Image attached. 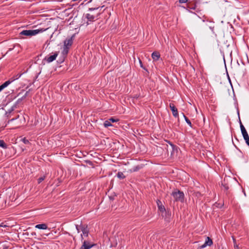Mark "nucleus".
Returning <instances> with one entry per match:
<instances>
[{"label":"nucleus","instance_id":"23","mask_svg":"<svg viewBox=\"0 0 249 249\" xmlns=\"http://www.w3.org/2000/svg\"><path fill=\"white\" fill-rule=\"evenodd\" d=\"M140 169L139 166H137L136 167H133L132 169H131V171L132 172H136L138 171Z\"/></svg>","mask_w":249,"mask_h":249},{"label":"nucleus","instance_id":"15","mask_svg":"<svg viewBox=\"0 0 249 249\" xmlns=\"http://www.w3.org/2000/svg\"><path fill=\"white\" fill-rule=\"evenodd\" d=\"M15 80V79L12 76V77L10 78L8 80L5 82L4 83L6 84V86L7 87L8 85H9L11 83H12L13 82H14Z\"/></svg>","mask_w":249,"mask_h":249},{"label":"nucleus","instance_id":"25","mask_svg":"<svg viewBox=\"0 0 249 249\" xmlns=\"http://www.w3.org/2000/svg\"><path fill=\"white\" fill-rule=\"evenodd\" d=\"M21 75H22V73H20V74L18 73V74L13 76V77L14 78V79H15V80H16L18 79L19 77H20Z\"/></svg>","mask_w":249,"mask_h":249},{"label":"nucleus","instance_id":"6","mask_svg":"<svg viewBox=\"0 0 249 249\" xmlns=\"http://www.w3.org/2000/svg\"><path fill=\"white\" fill-rule=\"evenodd\" d=\"M107 0H90V1L94 4L96 7H99L100 10L101 9L104 7V5L101 6L104 3H105Z\"/></svg>","mask_w":249,"mask_h":249},{"label":"nucleus","instance_id":"2","mask_svg":"<svg viewBox=\"0 0 249 249\" xmlns=\"http://www.w3.org/2000/svg\"><path fill=\"white\" fill-rule=\"evenodd\" d=\"M47 29H38L36 30H23L20 33V35L32 36H36L38 34L41 33L45 31Z\"/></svg>","mask_w":249,"mask_h":249},{"label":"nucleus","instance_id":"16","mask_svg":"<svg viewBox=\"0 0 249 249\" xmlns=\"http://www.w3.org/2000/svg\"><path fill=\"white\" fill-rule=\"evenodd\" d=\"M69 49H70L69 48L64 46L63 50L62 52V54L64 55H67V54L68 53V52H69Z\"/></svg>","mask_w":249,"mask_h":249},{"label":"nucleus","instance_id":"10","mask_svg":"<svg viewBox=\"0 0 249 249\" xmlns=\"http://www.w3.org/2000/svg\"><path fill=\"white\" fill-rule=\"evenodd\" d=\"M73 43L72 37H71L69 38H67L64 42V46L70 48V47L72 45Z\"/></svg>","mask_w":249,"mask_h":249},{"label":"nucleus","instance_id":"21","mask_svg":"<svg viewBox=\"0 0 249 249\" xmlns=\"http://www.w3.org/2000/svg\"><path fill=\"white\" fill-rule=\"evenodd\" d=\"M104 126L106 127H107L108 126H112V124H111V122L110 121L108 120H107L105 122H104Z\"/></svg>","mask_w":249,"mask_h":249},{"label":"nucleus","instance_id":"28","mask_svg":"<svg viewBox=\"0 0 249 249\" xmlns=\"http://www.w3.org/2000/svg\"><path fill=\"white\" fill-rule=\"evenodd\" d=\"M222 186L225 190H228L229 188V185L227 184H223V183H222Z\"/></svg>","mask_w":249,"mask_h":249},{"label":"nucleus","instance_id":"7","mask_svg":"<svg viewBox=\"0 0 249 249\" xmlns=\"http://www.w3.org/2000/svg\"><path fill=\"white\" fill-rule=\"evenodd\" d=\"M95 245L89 241L84 240L83 242V245L81 247L80 249H89Z\"/></svg>","mask_w":249,"mask_h":249},{"label":"nucleus","instance_id":"32","mask_svg":"<svg viewBox=\"0 0 249 249\" xmlns=\"http://www.w3.org/2000/svg\"><path fill=\"white\" fill-rule=\"evenodd\" d=\"M15 120L14 119H11L10 120H9V123L10 122H12V121H13V120Z\"/></svg>","mask_w":249,"mask_h":249},{"label":"nucleus","instance_id":"11","mask_svg":"<svg viewBox=\"0 0 249 249\" xmlns=\"http://www.w3.org/2000/svg\"><path fill=\"white\" fill-rule=\"evenodd\" d=\"M151 57L154 61H157L160 58V54L158 52H154L152 53Z\"/></svg>","mask_w":249,"mask_h":249},{"label":"nucleus","instance_id":"4","mask_svg":"<svg viewBox=\"0 0 249 249\" xmlns=\"http://www.w3.org/2000/svg\"><path fill=\"white\" fill-rule=\"evenodd\" d=\"M171 195L176 201L183 202L184 198V193L179 190H177L172 193Z\"/></svg>","mask_w":249,"mask_h":249},{"label":"nucleus","instance_id":"1","mask_svg":"<svg viewBox=\"0 0 249 249\" xmlns=\"http://www.w3.org/2000/svg\"><path fill=\"white\" fill-rule=\"evenodd\" d=\"M99 10V7H92L89 8V13L86 14V18H87V24H89L88 21L93 22L95 21L96 19H98L99 16L100 14V11L99 10L96 13H94L93 11H98Z\"/></svg>","mask_w":249,"mask_h":249},{"label":"nucleus","instance_id":"13","mask_svg":"<svg viewBox=\"0 0 249 249\" xmlns=\"http://www.w3.org/2000/svg\"><path fill=\"white\" fill-rule=\"evenodd\" d=\"M35 228L38 229L46 230L48 229V226L45 223L37 224L35 226Z\"/></svg>","mask_w":249,"mask_h":249},{"label":"nucleus","instance_id":"12","mask_svg":"<svg viewBox=\"0 0 249 249\" xmlns=\"http://www.w3.org/2000/svg\"><path fill=\"white\" fill-rule=\"evenodd\" d=\"M157 204L159 210L161 212H164L165 211L164 206L162 205V202L160 200H158L157 201Z\"/></svg>","mask_w":249,"mask_h":249},{"label":"nucleus","instance_id":"18","mask_svg":"<svg viewBox=\"0 0 249 249\" xmlns=\"http://www.w3.org/2000/svg\"><path fill=\"white\" fill-rule=\"evenodd\" d=\"M244 140L246 142L247 144L249 146V136L248 134L243 136Z\"/></svg>","mask_w":249,"mask_h":249},{"label":"nucleus","instance_id":"30","mask_svg":"<svg viewBox=\"0 0 249 249\" xmlns=\"http://www.w3.org/2000/svg\"><path fill=\"white\" fill-rule=\"evenodd\" d=\"M0 227H7V225H5L4 223H1L0 225Z\"/></svg>","mask_w":249,"mask_h":249},{"label":"nucleus","instance_id":"9","mask_svg":"<svg viewBox=\"0 0 249 249\" xmlns=\"http://www.w3.org/2000/svg\"><path fill=\"white\" fill-rule=\"evenodd\" d=\"M213 243L212 240L209 237H207L205 243L199 247V249H204L207 246H211Z\"/></svg>","mask_w":249,"mask_h":249},{"label":"nucleus","instance_id":"3","mask_svg":"<svg viewBox=\"0 0 249 249\" xmlns=\"http://www.w3.org/2000/svg\"><path fill=\"white\" fill-rule=\"evenodd\" d=\"M76 229L77 232L79 233L80 231H83V234H81V240L84 239V237H88L89 235V230L87 226L80 224L79 225H76Z\"/></svg>","mask_w":249,"mask_h":249},{"label":"nucleus","instance_id":"19","mask_svg":"<svg viewBox=\"0 0 249 249\" xmlns=\"http://www.w3.org/2000/svg\"><path fill=\"white\" fill-rule=\"evenodd\" d=\"M187 8H189V9H190L196 10V4H195L194 5H192V4H190V3H188L187 4Z\"/></svg>","mask_w":249,"mask_h":249},{"label":"nucleus","instance_id":"31","mask_svg":"<svg viewBox=\"0 0 249 249\" xmlns=\"http://www.w3.org/2000/svg\"><path fill=\"white\" fill-rule=\"evenodd\" d=\"M26 95H27V93H26V94H25L24 96H23L21 99H19L18 100V101H21V100H22V99H23L24 98H25L26 97Z\"/></svg>","mask_w":249,"mask_h":249},{"label":"nucleus","instance_id":"24","mask_svg":"<svg viewBox=\"0 0 249 249\" xmlns=\"http://www.w3.org/2000/svg\"><path fill=\"white\" fill-rule=\"evenodd\" d=\"M21 141L22 142L24 143V144H29L30 142H29V141H28V140L26 139L25 138H24L23 139H21Z\"/></svg>","mask_w":249,"mask_h":249},{"label":"nucleus","instance_id":"14","mask_svg":"<svg viewBox=\"0 0 249 249\" xmlns=\"http://www.w3.org/2000/svg\"><path fill=\"white\" fill-rule=\"evenodd\" d=\"M240 128H241V133H242L243 136L244 135H246V134H248L247 131H246L245 127L244 126V125H243V124H242V123L241 122H240Z\"/></svg>","mask_w":249,"mask_h":249},{"label":"nucleus","instance_id":"26","mask_svg":"<svg viewBox=\"0 0 249 249\" xmlns=\"http://www.w3.org/2000/svg\"><path fill=\"white\" fill-rule=\"evenodd\" d=\"M6 84H2L0 86V92L4 88H5L6 87H7L6 86Z\"/></svg>","mask_w":249,"mask_h":249},{"label":"nucleus","instance_id":"29","mask_svg":"<svg viewBox=\"0 0 249 249\" xmlns=\"http://www.w3.org/2000/svg\"><path fill=\"white\" fill-rule=\"evenodd\" d=\"M44 179H45V177L44 176L39 178L38 179V183H41L43 180H44Z\"/></svg>","mask_w":249,"mask_h":249},{"label":"nucleus","instance_id":"5","mask_svg":"<svg viewBox=\"0 0 249 249\" xmlns=\"http://www.w3.org/2000/svg\"><path fill=\"white\" fill-rule=\"evenodd\" d=\"M58 55V52L53 53L52 54L46 56L44 60L46 61L47 63H51L55 60Z\"/></svg>","mask_w":249,"mask_h":249},{"label":"nucleus","instance_id":"8","mask_svg":"<svg viewBox=\"0 0 249 249\" xmlns=\"http://www.w3.org/2000/svg\"><path fill=\"white\" fill-rule=\"evenodd\" d=\"M169 107L172 112L173 115L176 118L178 117V109L176 108L175 105L172 103H170Z\"/></svg>","mask_w":249,"mask_h":249},{"label":"nucleus","instance_id":"17","mask_svg":"<svg viewBox=\"0 0 249 249\" xmlns=\"http://www.w3.org/2000/svg\"><path fill=\"white\" fill-rule=\"evenodd\" d=\"M117 177L120 179H124L125 178L123 172H118L117 174Z\"/></svg>","mask_w":249,"mask_h":249},{"label":"nucleus","instance_id":"27","mask_svg":"<svg viewBox=\"0 0 249 249\" xmlns=\"http://www.w3.org/2000/svg\"><path fill=\"white\" fill-rule=\"evenodd\" d=\"M109 120L110 121V122H112V123L117 122H118L119 121L118 119H114V118H111L110 119H109Z\"/></svg>","mask_w":249,"mask_h":249},{"label":"nucleus","instance_id":"22","mask_svg":"<svg viewBox=\"0 0 249 249\" xmlns=\"http://www.w3.org/2000/svg\"><path fill=\"white\" fill-rule=\"evenodd\" d=\"M183 117L185 119V120L186 121V122L191 126L192 127V123L191 122V121H190V120L185 116V115L183 113Z\"/></svg>","mask_w":249,"mask_h":249},{"label":"nucleus","instance_id":"20","mask_svg":"<svg viewBox=\"0 0 249 249\" xmlns=\"http://www.w3.org/2000/svg\"><path fill=\"white\" fill-rule=\"evenodd\" d=\"M0 147H1L4 149L7 148V145L3 140H0Z\"/></svg>","mask_w":249,"mask_h":249}]
</instances>
